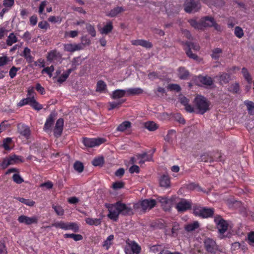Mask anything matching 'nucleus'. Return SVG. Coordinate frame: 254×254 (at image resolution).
<instances>
[{
  "mask_svg": "<svg viewBox=\"0 0 254 254\" xmlns=\"http://www.w3.org/2000/svg\"><path fill=\"white\" fill-rule=\"evenodd\" d=\"M18 132L25 138L28 139L30 135V131L29 127L22 124L17 125Z\"/></svg>",
  "mask_w": 254,
  "mask_h": 254,
  "instance_id": "obj_19",
  "label": "nucleus"
},
{
  "mask_svg": "<svg viewBox=\"0 0 254 254\" xmlns=\"http://www.w3.org/2000/svg\"><path fill=\"white\" fill-rule=\"evenodd\" d=\"M194 105L198 113L203 114L209 110L210 103L204 97L198 95L194 99Z\"/></svg>",
  "mask_w": 254,
  "mask_h": 254,
  "instance_id": "obj_1",
  "label": "nucleus"
},
{
  "mask_svg": "<svg viewBox=\"0 0 254 254\" xmlns=\"http://www.w3.org/2000/svg\"><path fill=\"white\" fill-rule=\"evenodd\" d=\"M113 24L111 21L108 22L103 28L99 30L101 34H107L110 33L113 29Z\"/></svg>",
  "mask_w": 254,
  "mask_h": 254,
  "instance_id": "obj_31",
  "label": "nucleus"
},
{
  "mask_svg": "<svg viewBox=\"0 0 254 254\" xmlns=\"http://www.w3.org/2000/svg\"><path fill=\"white\" fill-rule=\"evenodd\" d=\"M62 55L60 52L57 51H52L48 54L47 58L49 61H59L62 58Z\"/></svg>",
  "mask_w": 254,
  "mask_h": 254,
  "instance_id": "obj_23",
  "label": "nucleus"
},
{
  "mask_svg": "<svg viewBox=\"0 0 254 254\" xmlns=\"http://www.w3.org/2000/svg\"><path fill=\"white\" fill-rule=\"evenodd\" d=\"M230 76L227 73H223L220 76V82L221 84L226 83L229 80Z\"/></svg>",
  "mask_w": 254,
  "mask_h": 254,
  "instance_id": "obj_53",
  "label": "nucleus"
},
{
  "mask_svg": "<svg viewBox=\"0 0 254 254\" xmlns=\"http://www.w3.org/2000/svg\"><path fill=\"white\" fill-rule=\"evenodd\" d=\"M199 226L198 221H194L192 223L188 224L185 225V229L187 232H191L197 229Z\"/></svg>",
  "mask_w": 254,
  "mask_h": 254,
  "instance_id": "obj_30",
  "label": "nucleus"
},
{
  "mask_svg": "<svg viewBox=\"0 0 254 254\" xmlns=\"http://www.w3.org/2000/svg\"><path fill=\"white\" fill-rule=\"evenodd\" d=\"M13 180L14 182L17 184H21L24 181L23 179L20 177V176L17 174H14L12 176Z\"/></svg>",
  "mask_w": 254,
  "mask_h": 254,
  "instance_id": "obj_60",
  "label": "nucleus"
},
{
  "mask_svg": "<svg viewBox=\"0 0 254 254\" xmlns=\"http://www.w3.org/2000/svg\"><path fill=\"white\" fill-rule=\"evenodd\" d=\"M120 212L124 216L131 215L133 214V208L130 203L126 204L121 201H118Z\"/></svg>",
  "mask_w": 254,
  "mask_h": 254,
  "instance_id": "obj_7",
  "label": "nucleus"
},
{
  "mask_svg": "<svg viewBox=\"0 0 254 254\" xmlns=\"http://www.w3.org/2000/svg\"><path fill=\"white\" fill-rule=\"evenodd\" d=\"M31 50L29 48L25 47L22 53V56L24 57L26 61L28 63H31L33 62V57L31 55Z\"/></svg>",
  "mask_w": 254,
  "mask_h": 254,
  "instance_id": "obj_27",
  "label": "nucleus"
},
{
  "mask_svg": "<svg viewBox=\"0 0 254 254\" xmlns=\"http://www.w3.org/2000/svg\"><path fill=\"white\" fill-rule=\"evenodd\" d=\"M156 200L152 199H145L140 202V206L143 210H150L156 205Z\"/></svg>",
  "mask_w": 254,
  "mask_h": 254,
  "instance_id": "obj_16",
  "label": "nucleus"
},
{
  "mask_svg": "<svg viewBox=\"0 0 254 254\" xmlns=\"http://www.w3.org/2000/svg\"><path fill=\"white\" fill-rule=\"evenodd\" d=\"M38 220V217L36 216L28 217L26 215H21L18 218V221L20 223L29 225L33 224H37Z\"/></svg>",
  "mask_w": 254,
  "mask_h": 254,
  "instance_id": "obj_13",
  "label": "nucleus"
},
{
  "mask_svg": "<svg viewBox=\"0 0 254 254\" xmlns=\"http://www.w3.org/2000/svg\"><path fill=\"white\" fill-rule=\"evenodd\" d=\"M126 90L127 96L138 95L141 94L143 92L142 89L139 87L128 88L126 89Z\"/></svg>",
  "mask_w": 254,
  "mask_h": 254,
  "instance_id": "obj_33",
  "label": "nucleus"
},
{
  "mask_svg": "<svg viewBox=\"0 0 254 254\" xmlns=\"http://www.w3.org/2000/svg\"><path fill=\"white\" fill-rule=\"evenodd\" d=\"M18 199L21 203H23L29 206H32L35 204V202L30 199H25L21 197L18 198Z\"/></svg>",
  "mask_w": 254,
  "mask_h": 254,
  "instance_id": "obj_48",
  "label": "nucleus"
},
{
  "mask_svg": "<svg viewBox=\"0 0 254 254\" xmlns=\"http://www.w3.org/2000/svg\"><path fill=\"white\" fill-rule=\"evenodd\" d=\"M168 88L170 90L179 92L181 90L180 86L177 84H170L168 85Z\"/></svg>",
  "mask_w": 254,
  "mask_h": 254,
  "instance_id": "obj_61",
  "label": "nucleus"
},
{
  "mask_svg": "<svg viewBox=\"0 0 254 254\" xmlns=\"http://www.w3.org/2000/svg\"><path fill=\"white\" fill-rule=\"evenodd\" d=\"M12 58L8 57L5 55L0 57V66H3L12 61Z\"/></svg>",
  "mask_w": 254,
  "mask_h": 254,
  "instance_id": "obj_37",
  "label": "nucleus"
},
{
  "mask_svg": "<svg viewBox=\"0 0 254 254\" xmlns=\"http://www.w3.org/2000/svg\"><path fill=\"white\" fill-rule=\"evenodd\" d=\"M113 239L114 236L113 235H111L108 236L107 239L105 241L103 246L105 247L107 250H108L111 245L112 241L113 240Z\"/></svg>",
  "mask_w": 254,
  "mask_h": 254,
  "instance_id": "obj_49",
  "label": "nucleus"
},
{
  "mask_svg": "<svg viewBox=\"0 0 254 254\" xmlns=\"http://www.w3.org/2000/svg\"><path fill=\"white\" fill-rule=\"evenodd\" d=\"M186 46L187 47L185 50L188 56L192 59L197 60V56L195 54H193L191 50L192 49L196 51H198L199 49L198 45L194 43L188 42L186 43Z\"/></svg>",
  "mask_w": 254,
  "mask_h": 254,
  "instance_id": "obj_11",
  "label": "nucleus"
},
{
  "mask_svg": "<svg viewBox=\"0 0 254 254\" xmlns=\"http://www.w3.org/2000/svg\"><path fill=\"white\" fill-rule=\"evenodd\" d=\"M86 29L88 32L92 36L95 37L96 36V31L94 27L90 24L86 25Z\"/></svg>",
  "mask_w": 254,
  "mask_h": 254,
  "instance_id": "obj_55",
  "label": "nucleus"
},
{
  "mask_svg": "<svg viewBox=\"0 0 254 254\" xmlns=\"http://www.w3.org/2000/svg\"><path fill=\"white\" fill-rule=\"evenodd\" d=\"M190 202L184 199L177 203L176 208L178 211H185L190 209Z\"/></svg>",
  "mask_w": 254,
  "mask_h": 254,
  "instance_id": "obj_18",
  "label": "nucleus"
},
{
  "mask_svg": "<svg viewBox=\"0 0 254 254\" xmlns=\"http://www.w3.org/2000/svg\"><path fill=\"white\" fill-rule=\"evenodd\" d=\"M131 124L128 121H125L120 124L117 128L120 131H124L130 127Z\"/></svg>",
  "mask_w": 254,
  "mask_h": 254,
  "instance_id": "obj_40",
  "label": "nucleus"
},
{
  "mask_svg": "<svg viewBox=\"0 0 254 254\" xmlns=\"http://www.w3.org/2000/svg\"><path fill=\"white\" fill-rule=\"evenodd\" d=\"M106 140L102 138H84L83 143L85 146L88 147H94L99 146L104 143Z\"/></svg>",
  "mask_w": 254,
  "mask_h": 254,
  "instance_id": "obj_9",
  "label": "nucleus"
},
{
  "mask_svg": "<svg viewBox=\"0 0 254 254\" xmlns=\"http://www.w3.org/2000/svg\"><path fill=\"white\" fill-rule=\"evenodd\" d=\"M54 123V119L52 116H50L46 120L44 125V128L45 130H48L50 128Z\"/></svg>",
  "mask_w": 254,
  "mask_h": 254,
  "instance_id": "obj_46",
  "label": "nucleus"
},
{
  "mask_svg": "<svg viewBox=\"0 0 254 254\" xmlns=\"http://www.w3.org/2000/svg\"><path fill=\"white\" fill-rule=\"evenodd\" d=\"M64 237L65 238H72L75 241L81 240L83 238L82 236L81 235L75 234H65L64 235Z\"/></svg>",
  "mask_w": 254,
  "mask_h": 254,
  "instance_id": "obj_43",
  "label": "nucleus"
},
{
  "mask_svg": "<svg viewBox=\"0 0 254 254\" xmlns=\"http://www.w3.org/2000/svg\"><path fill=\"white\" fill-rule=\"evenodd\" d=\"M234 34L238 38H241L244 35V31L240 26H236L235 28Z\"/></svg>",
  "mask_w": 254,
  "mask_h": 254,
  "instance_id": "obj_44",
  "label": "nucleus"
},
{
  "mask_svg": "<svg viewBox=\"0 0 254 254\" xmlns=\"http://www.w3.org/2000/svg\"><path fill=\"white\" fill-rule=\"evenodd\" d=\"M179 225L177 223H174L171 230L172 235L174 237L177 236L178 232L179 230Z\"/></svg>",
  "mask_w": 254,
  "mask_h": 254,
  "instance_id": "obj_54",
  "label": "nucleus"
},
{
  "mask_svg": "<svg viewBox=\"0 0 254 254\" xmlns=\"http://www.w3.org/2000/svg\"><path fill=\"white\" fill-rule=\"evenodd\" d=\"M181 103L185 106V109L187 111L191 113L194 111L193 108L189 104V100L185 97H182L180 99Z\"/></svg>",
  "mask_w": 254,
  "mask_h": 254,
  "instance_id": "obj_28",
  "label": "nucleus"
},
{
  "mask_svg": "<svg viewBox=\"0 0 254 254\" xmlns=\"http://www.w3.org/2000/svg\"><path fill=\"white\" fill-rule=\"evenodd\" d=\"M127 244V246L125 249L126 254H138L140 253V247L135 242L128 240Z\"/></svg>",
  "mask_w": 254,
  "mask_h": 254,
  "instance_id": "obj_5",
  "label": "nucleus"
},
{
  "mask_svg": "<svg viewBox=\"0 0 254 254\" xmlns=\"http://www.w3.org/2000/svg\"><path fill=\"white\" fill-rule=\"evenodd\" d=\"M119 208L118 202L114 204H110L108 207L109 211L108 217L114 221H117L119 215L121 214Z\"/></svg>",
  "mask_w": 254,
  "mask_h": 254,
  "instance_id": "obj_4",
  "label": "nucleus"
},
{
  "mask_svg": "<svg viewBox=\"0 0 254 254\" xmlns=\"http://www.w3.org/2000/svg\"><path fill=\"white\" fill-rule=\"evenodd\" d=\"M127 95V90L123 89H117L114 91L112 94L111 97L114 99H120Z\"/></svg>",
  "mask_w": 254,
  "mask_h": 254,
  "instance_id": "obj_26",
  "label": "nucleus"
},
{
  "mask_svg": "<svg viewBox=\"0 0 254 254\" xmlns=\"http://www.w3.org/2000/svg\"><path fill=\"white\" fill-rule=\"evenodd\" d=\"M157 200L159 202L163 208L165 210H169L171 208L172 201L165 197H158Z\"/></svg>",
  "mask_w": 254,
  "mask_h": 254,
  "instance_id": "obj_21",
  "label": "nucleus"
},
{
  "mask_svg": "<svg viewBox=\"0 0 254 254\" xmlns=\"http://www.w3.org/2000/svg\"><path fill=\"white\" fill-rule=\"evenodd\" d=\"M199 81L204 85H211L213 83V80L210 77L201 76L199 77Z\"/></svg>",
  "mask_w": 254,
  "mask_h": 254,
  "instance_id": "obj_39",
  "label": "nucleus"
},
{
  "mask_svg": "<svg viewBox=\"0 0 254 254\" xmlns=\"http://www.w3.org/2000/svg\"><path fill=\"white\" fill-rule=\"evenodd\" d=\"M48 21L53 23H61L62 21V18L60 16H51L49 17Z\"/></svg>",
  "mask_w": 254,
  "mask_h": 254,
  "instance_id": "obj_52",
  "label": "nucleus"
},
{
  "mask_svg": "<svg viewBox=\"0 0 254 254\" xmlns=\"http://www.w3.org/2000/svg\"><path fill=\"white\" fill-rule=\"evenodd\" d=\"M52 207L54 209L55 211L56 212L57 215L60 216H62L64 215V210L60 206L53 205Z\"/></svg>",
  "mask_w": 254,
  "mask_h": 254,
  "instance_id": "obj_56",
  "label": "nucleus"
},
{
  "mask_svg": "<svg viewBox=\"0 0 254 254\" xmlns=\"http://www.w3.org/2000/svg\"><path fill=\"white\" fill-rule=\"evenodd\" d=\"M222 53V50L220 48H215L212 51L211 57L215 60L218 59Z\"/></svg>",
  "mask_w": 254,
  "mask_h": 254,
  "instance_id": "obj_41",
  "label": "nucleus"
},
{
  "mask_svg": "<svg viewBox=\"0 0 254 254\" xmlns=\"http://www.w3.org/2000/svg\"><path fill=\"white\" fill-rule=\"evenodd\" d=\"M159 184L161 187L167 188L170 187V181L168 175H163L159 179Z\"/></svg>",
  "mask_w": 254,
  "mask_h": 254,
  "instance_id": "obj_24",
  "label": "nucleus"
},
{
  "mask_svg": "<svg viewBox=\"0 0 254 254\" xmlns=\"http://www.w3.org/2000/svg\"><path fill=\"white\" fill-rule=\"evenodd\" d=\"M14 4V0H4L3 5L7 8H11Z\"/></svg>",
  "mask_w": 254,
  "mask_h": 254,
  "instance_id": "obj_64",
  "label": "nucleus"
},
{
  "mask_svg": "<svg viewBox=\"0 0 254 254\" xmlns=\"http://www.w3.org/2000/svg\"><path fill=\"white\" fill-rule=\"evenodd\" d=\"M63 126H64V120L62 118L59 119L56 124V126L54 128V135L57 136H60L63 129Z\"/></svg>",
  "mask_w": 254,
  "mask_h": 254,
  "instance_id": "obj_20",
  "label": "nucleus"
},
{
  "mask_svg": "<svg viewBox=\"0 0 254 254\" xmlns=\"http://www.w3.org/2000/svg\"><path fill=\"white\" fill-rule=\"evenodd\" d=\"M189 22L190 23V25L192 27H194L195 29H203L201 19L200 20L199 22H197L196 20V19H190L189 21Z\"/></svg>",
  "mask_w": 254,
  "mask_h": 254,
  "instance_id": "obj_36",
  "label": "nucleus"
},
{
  "mask_svg": "<svg viewBox=\"0 0 254 254\" xmlns=\"http://www.w3.org/2000/svg\"><path fill=\"white\" fill-rule=\"evenodd\" d=\"M74 168L79 173H81L83 170V165L82 163L77 161L74 164Z\"/></svg>",
  "mask_w": 254,
  "mask_h": 254,
  "instance_id": "obj_57",
  "label": "nucleus"
},
{
  "mask_svg": "<svg viewBox=\"0 0 254 254\" xmlns=\"http://www.w3.org/2000/svg\"><path fill=\"white\" fill-rule=\"evenodd\" d=\"M17 42V38L13 33H11L8 36L6 40V44L7 46H12L13 44Z\"/></svg>",
  "mask_w": 254,
  "mask_h": 254,
  "instance_id": "obj_32",
  "label": "nucleus"
},
{
  "mask_svg": "<svg viewBox=\"0 0 254 254\" xmlns=\"http://www.w3.org/2000/svg\"><path fill=\"white\" fill-rule=\"evenodd\" d=\"M204 245L206 251L211 254H215L218 250L215 242L210 238L205 239Z\"/></svg>",
  "mask_w": 254,
  "mask_h": 254,
  "instance_id": "obj_14",
  "label": "nucleus"
},
{
  "mask_svg": "<svg viewBox=\"0 0 254 254\" xmlns=\"http://www.w3.org/2000/svg\"><path fill=\"white\" fill-rule=\"evenodd\" d=\"M152 156L147 155L146 153L144 152L142 154H138L135 157L132 158V161L133 162H136L140 164H143L145 161L151 160Z\"/></svg>",
  "mask_w": 254,
  "mask_h": 254,
  "instance_id": "obj_15",
  "label": "nucleus"
},
{
  "mask_svg": "<svg viewBox=\"0 0 254 254\" xmlns=\"http://www.w3.org/2000/svg\"><path fill=\"white\" fill-rule=\"evenodd\" d=\"M30 106L35 110H40L42 108V106L39 104L35 100V99H33L32 101Z\"/></svg>",
  "mask_w": 254,
  "mask_h": 254,
  "instance_id": "obj_59",
  "label": "nucleus"
},
{
  "mask_svg": "<svg viewBox=\"0 0 254 254\" xmlns=\"http://www.w3.org/2000/svg\"><path fill=\"white\" fill-rule=\"evenodd\" d=\"M82 48V46L81 44L67 43L64 45V50L68 52H74L80 50Z\"/></svg>",
  "mask_w": 254,
  "mask_h": 254,
  "instance_id": "obj_17",
  "label": "nucleus"
},
{
  "mask_svg": "<svg viewBox=\"0 0 254 254\" xmlns=\"http://www.w3.org/2000/svg\"><path fill=\"white\" fill-rule=\"evenodd\" d=\"M53 226L60 228L64 230H72L74 232L78 231L79 227L77 223L74 222L65 223L63 221L57 222L53 224Z\"/></svg>",
  "mask_w": 254,
  "mask_h": 254,
  "instance_id": "obj_3",
  "label": "nucleus"
},
{
  "mask_svg": "<svg viewBox=\"0 0 254 254\" xmlns=\"http://www.w3.org/2000/svg\"><path fill=\"white\" fill-rule=\"evenodd\" d=\"M247 107L249 113L252 115H254V103L252 101L246 100L244 102Z\"/></svg>",
  "mask_w": 254,
  "mask_h": 254,
  "instance_id": "obj_38",
  "label": "nucleus"
},
{
  "mask_svg": "<svg viewBox=\"0 0 254 254\" xmlns=\"http://www.w3.org/2000/svg\"><path fill=\"white\" fill-rule=\"evenodd\" d=\"M54 71V67L51 65L49 67L44 68L41 71L42 73H46L50 77L52 76V73Z\"/></svg>",
  "mask_w": 254,
  "mask_h": 254,
  "instance_id": "obj_51",
  "label": "nucleus"
},
{
  "mask_svg": "<svg viewBox=\"0 0 254 254\" xmlns=\"http://www.w3.org/2000/svg\"><path fill=\"white\" fill-rule=\"evenodd\" d=\"M96 91L100 93L106 92L107 88L106 83L101 80L98 81L97 83Z\"/></svg>",
  "mask_w": 254,
  "mask_h": 254,
  "instance_id": "obj_25",
  "label": "nucleus"
},
{
  "mask_svg": "<svg viewBox=\"0 0 254 254\" xmlns=\"http://www.w3.org/2000/svg\"><path fill=\"white\" fill-rule=\"evenodd\" d=\"M214 222L221 234H224L227 231L228 227V222L224 220L220 216H216L214 217Z\"/></svg>",
  "mask_w": 254,
  "mask_h": 254,
  "instance_id": "obj_8",
  "label": "nucleus"
},
{
  "mask_svg": "<svg viewBox=\"0 0 254 254\" xmlns=\"http://www.w3.org/2000/svg\"><path fill=\"white\" fill-rule=\"evenodd\" d=\"M202 27L203 28L204 27H211L213 26L215 29L218 31L221 30V26L217 24L214 20V19L212 17L206 16L202 18H201Z\"/></svg>",
  "mask_w": 254,
  "mask_h": 254,
  "instance_id": "obj_10",
  "label": "nucleus"
},
{
  "mask_svg": "<svg viewBox=\"0 0 254 254\" xmlns=\"http://www.w3.org/2000/svg\"><path fill=\"white\" fill-rule=\"evenodd\" d=\"M125 10V9L122 6H117L112 9L110 11L106 13V15L111 17H114L117 16L120 13L124 12Z\"/></svg>",
  "mask_w": 254,
  "mask_h": 254,
  "instance_id": "obj_22",
  "label": "nucleus"
},
{
  "mask_svg": "<svg viewBox=\"0 0 254 254\" xmlns=\"http://www.w3.org/2000/svg\"><path fill=\"white\" fill-rule=\"evenodd\" d=\"M85 220L89 225L98 226L101 223V219L99 218H86Z\"/></svg>",
  "mask_w": 254,
  "mask_h": 254,
  "instance_id": "obj_34",
  "label": "nucleus"
},
{
  "mask_svg": "<svg viewBox=\"0 0 254 254\" xmlns=\"http://www.w3.org/2000/svg\"><path fill=\"white\" fill-rule=\"evenodd\" d=\"M242 73L243 74V76L245 78V79L248 82H251L252 81V77L251 76V75L250 74L249 71L248 70L244 67L242 69Z\"/></svg>",
  "mask_w": 254,
  "mask_h": 254,
  "instance_id": "obj_45",
  "label": "nucleus"
},
{
  "mask_svg": "<svg viewBox=\"0 0 254 254\" xmlns=\"http://www.w3.org/2000/svg\"><path fill=\"white\" fill-rule=\"evenodd\" d=\"M144 127L149 131H154L158 127V125L152 121H149L145 123Z\"/></svg>",
  "mask_w": 254,
  "mask_h": 254,
  "instance_id": "obj_35",
  "label": "nucleus"
},
{
  "mask_svg": "<svg viewBox=\"0 0 254 254\" xmlns=\"http://www.w3.org/2000/svg\"><path fill=\"white\" fill-rule=\"evenodd\" d=\"M22 162V158L21 156L13 155L9 156L8 158L4 159L1 163L0 166L2 168L4 169L10 165Z\"/></svg>",
  "mask_w": 254,
  "mask_h": 254,
  "instance_id": "obj_6",
  "label": "nucleus"
},
{
  "mask_svg": "<svg viewBox=\"0 0 254 254\" xmlns=\"http://www.w3.org/2000/svg\"><path fill=\"white\" fill-rule=\"evenodd\" d=\"M104 163V158L103 157L95 158L92 161V164L95 166H99L102 165Z\"/></svg>",
  "mask_w": 254,
  "mask_h": 254,
  "instance_id": "obj_47",
  "label": "nucleus"
},
{
  "mask_svg": "<svg viewBox=\"0 0 254 254\" xmlns=\"http://www.w3.org/2000/svg\"><path fill=\"white\" fill-rule=\"evenodd\" d=\"M35 92L33 87H29L27 90V96L32 99H35Z\"/></svg>",
  "mask_w": 254,
  "mask_h": 254,
  "instance_id": "obj_62",
  "label": "nucleus"
},
{
  "mask_svg": "<svg viewBox=\"0 0 254 254\" xmlns=\"http://www.w3.org/2000/svg\"><path fill=\"white\" fill-rule=\"evenodd\" d=\"M178 76L181 79H186L189 75V72L185 68L180 67L178 68Z\"/></svg>",
  "mask_w": 254,
  "mask_h": 254,
  "instance_id": "obj_29",
  "label": "nucleus"
},
{
  "mask_svg": "<svg viewBox=\"0 0 254 254\" xmlns=\"http://www.w3.org/2000/svg\"><path fill=\"white\" fill-rule=\"evenodd\" d=\"M19 69V67H16L14 66H12L9 71V75L10 78H13L16 76L17 71Z\"/></svg>",
  "mask_w": 254,
  "mask_h": 254,
  "instance_id": "obj_58",
  "label": "nucleus"
},
{
  "mask_svg": "<svg viewBox=\"0 0 254 254\" xmlns=\"http://www.w3.org/2000/svg\"><path fill=\"white\" fill-rule=\"evenodd\" d=\"M11 138L9 137H7L3 140L2 146L5 150H10L11 149L9 144L11 143Z\"/></svg>",
  "mask_w": 254,
  "mask_h": 254,
  "instance_id": "obj_50",
  "label": "nucleus"
},
{
  "mask_svg": "<svg viewBox=\"0 0 254 254\" xmlns=\"http://www.w3.org/2000/svg\"><path fill=\"white\" fill-rule=\"evenodd\" d=\"M68 77V76L67 75V74L64 72L61 76L59 77L57 79V82L60 84H62L67 79Z\"/></svg>",
  "mask_w": 254,
  "mask_h": 254,
  "instance_id": "obj_63",
  "label": "nucleus"
},
{
  "mask_svg": "<svg viewBox=\"0 0 254 254\" xmlns=\"http://www.w3.org/2000/svg\"><path fill=\"white\" fill-rule=\"evenodd\" d=\"M193 213L195 216L206 218L213 215L214 209L211 208L196 206L193 208Z\"/></svg>",
  "mask_w": 254,
  "mask_h": 254,
  "instance_id": "obj_2",
  "label": "nucleus"
},
{
  "mask_svg": "<svg viewBox=\"0 0 254 254\" xmlns=\"http://www.w3.org/2000/svg\"><path fill=\"white\" fill-rule=\"evenodd\" d=\"M34 99H32L30 97H27L26 98L20 100V102L17 104L18 107H22L25 105H31L32 101H33Z\"/></svg>",
  "mask_w": 254,
  "mask_h": 254,
  "instance_id": "obj_42",
  "label": "nucleus"
},
{
  "mask_svg": "<svg viewBox=\"0 0 254 254\" xmlns=\"http://www.w3.org/2000/svg\"><path fill=\"white\" fill-rule=\"evenodd\" d=\"M200 8L199 3L193 2V0H187L185 4V10L188 13L197 11Z\"/></svg>",
  "mask_w": 254,
  "mask_h": 254,
  "instance_id": "obj_12",
  "label": "nucleus"
}]
</instances>
